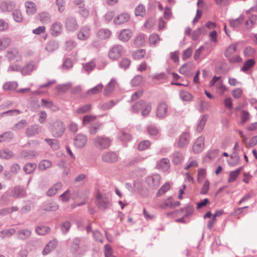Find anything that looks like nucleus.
<instances>
[{
  "label": "nucleus",
  "mask_w": 257,
  "mask_h": 257,
  "mask_svg": "<svg viewBox=\"0 0 257 257\" xmlns=\"http://www.w3.org/2000/svg\"><path fill=\"white\" fill-rule=\"evenodd\" d=\"M151 105L144 100H140L135 103L132 107V111L133 113H139L141 110V114L145 116L149 114L151 110Z\"/></svg>",
  "instance_id": "nucleus-1"
},
{
  "label": "nucleus",
  "mask_w": 257,
  "mask_h": 257,
  "mask_svg": "<svg viewBox=\"0 0 257 257\" xmlns=\"http://www.w3.org/2000/svg\"><path fill=\"white\" fill-rule=\"evenodd\" d=\"M94 145L99 149L103 150L108 148L111 143V140L104 136H97L93 139Z\"/></svg>",
  "instance_id": "nucleus-2"
},
{
  "label": "nucleus",
  "mask_w": 257,
  "mask_h": 257,
  "mask_svg": "<svg viewBox=\"0 0 257 257\" xmlns=\"http://www.w3.org/2000/svg\"><path fill=\"white\" fill-rule=\"evenodd\" d=\"M65 130L64 124L62 121L59 120H56L53 123L51 128L52 135L56 138L61 137L64 133Z\"/></svg>",
  "instance_id": "nucleus-3"
},
{
  "label": "nucleus",
  "mask_w": 257,
  "mask_h": 257,
  "mask_svg": "<svg viewBox=\"0 0 257 257\" xmlns=\"http://www.w3.org/2000/svg\"><path fill=\"white\" fill-rule=\"evenodd\" d=\"M124 52L123 47L120 45H115L112 46L109 50L108 56L112 60L119 59Z\"/></svg>",
  "instance_id": "nucleus-4"
},
{
  "label": "nucleus",
  "mask_w": 257,
  "mask_h": 257,
  "mask_svg": "<svg viewBox=\"0 0 257 257\" xmlns=\"http://www.w3.org/2000/svg\"><path fill=\"white\" fill-rule=\"evenodd\" d=\"M109 199L105 195L98 192L96 196L95 203L100 209H105L109 205Z\"/></svg>",
  "instance_id": "nucleus-5"
},
{
  "label": "nucleus",
  "mask_w": 257,
  "mask_h": 257,
  "mask_svg": "<svg viewBox=\"0 0 257 257\" xmlns=\"http://www.w3.org/2000/svg\"><path fill=\"white\" fill-rule=\"evenodd\" d=\"M161 177L158 174H153L146 178V182L151 188H157L160 183Z\"/></svg>",
  "instance_id": "nucleus-6"
},
{
  "label": "nucleus",
  "mask_w": 257,
  "mask_h": 257,
  "mask_svg": "<svg viewBox=\"0 0 257 257\" xmlns=\"http://www.w3.org/2000/svg\"><path fill=\"white\" fill-rule=\"evenodd\" d=\"M87 142V136L81 134H77L74 139V145L78 149L83 148L86 145Z\"/></svg>",
  "instance_id": "nucleus-7"
},
{
  "label": "nucleus",
  "mask_w": 257,
  "mask_h": 257,
  "mask_svg": "<svg viewBox=\"0 0 257 257\" xmlns=\"http://www.w3.org/2000/svg\"><path fill=\"white\" fill-rule=\"evenodd\" d=\"M65 26L66 30L71 32L75 31L78 27L76 19L71 16H69L66 18Z\"/></svg>",
  "instance_id": "nucleus-8"
},
{
  "label": "nucleus",
  "mask_w": 257,
  "mask_h": 257,
  "mask_svg": "<svg viewBox=\"0 0 257 257\" xmlns=\"http://www.w3.org/2000/svg\"><path fill=\"white\" fill-rule=\"evenodd\" d=\"M180 205V202L179 201H174L173 199L170 197L163 201L158 206L160 208L166 209L167 208H174L179 206Z\"/></svg>",
  "instance_id": "nucleus-9"
},
{
  "label": "nucleus",
  "mask_w": 257,
  "mask_h": 257,
  "mask_svg": "<svg viewBox=\"0 0 257 257\" xmlns=\"http://www.w3.org/2000/svg\"><path fill=\"white\" fill-rule=\"evenodd\" d=\"M205 138L203 136L198 137L194 142L192 150L195 153L201 152L204 147Z\"/></svg>",
  "instance_id": "nucleus-10"
},
{
  "label": "nucleus",
  "mask_w": 257,
  "mask_h": 257,
  "mask_svg": "<svg viewBox=\"0 0 257 257\" xmlns=\"http://www.w3.org/2000/svg\"><path fill=\"white\" fill-rule=\"evenodd\" d=\"M39 155V153L35 150H23L20 152L19 157L21 159H32L37 157Z\"/></svg>",
  "instance_id": "nucleus-11"
},
{
  "label": "nucleus",
  "mask_w": 257,
  "mask_h": 257,
  "mask_svg": "<svg viewBox=\"0 0 257 257\" xmlns=\"http://www.w3.org/2000/svg\"><path fill=\"white\" fill-rule=\"evenodd\" d=\"M190 142V135L188 133H183L179 137L177 146L179 148H183L188 146Z\"/></svg>",
  "instance_id": "nucleus-12"
},
{
  "label": "nucleus",
  "mask_w": 257,
  "mask_h": 257,
  "mask_svg": "<svg viewBox=\"0 0 257 257\" xmlns=\"http://www.w3.org/2000/svg\"><path fill=\"white\" fill-rule=\"evenodd\" d=\"M6 56L10 61H19L21 60V55L17 48L8 51Z\"/></svg>",
  "instance_id": "nucleus-13"
},
{
  "label": "nucleus",
  "mask_w": 257,
  "mask_h": 257,
  "mask_svg": "<svg viewBox=\"0 0 257 257\" xmlns=\"http://www.w3.org/2000/svg\"><path fill=\"white\" fill-rule=\"evenodd\" d=\"M16 3L12 1H4L0 4V9L2 11L11 12L16 7Z\"/></svg>",
  "instance_id": "nucleus-14"
},
{
  "label": "nucleus",
  "mask_w": 257,
  "mask_h": 257,
  "mask_svg": "<svg viewBox=\"0 0 257 257\" xmlns=\"http://www.w3.org/2000/svg\"><path fill=\"white\" fill-rule=\"evenodd\" d=\"M130 19V16L127 13H122L117 15L113 20L115 25H119L127 22Z\"/></svg>",
  "instance_id": "nucleus-15"
},
{
  "label": "nucleus",
  "mask_w": 257,
  "mask_h": 257,
  "mask_svg": "<svg viewBox=\"0 0 257 257\" xmlns=\"http://www.w3.org/2000/svg\"><path fill=\"white\" fill-rule=\"evenodd\" d=\"M168 105L166 103L159 104L156 110V115L160 118H163L167 115Z\"/></svg>",
  "instance_id": "nucleus-16"
},
{
  "label": "nucleus",
  "mask_w": 257,
  "mask_h": 257,
  "mask_svg": "<svg viewBox=\"0 0 257 257\" xmlns=\"http://www.w3.org/2000/svg\"><path fill=\"white\" fill-rule=\"evenodd\" d=\"M90 36V29L87 26H83L81 28L77 34L78 39L80 40H86Z\"/></svg>",
  "instance_id": "nucleus-17"
},
{
  "label": "nucleus",
  "mask_w": 257,
  "mask_h": 257,
  "mask_svg": "<svg viewBox=\"0 0 257 257\" xmlns=\"http://www.w3.org/2000/svg\"><path fill=\"white\" fill-rule=\"evenodd\" d=\"M132 36V32L129 29H124L120 31L118 35V39L123 42L128 41Z\"/></svg>",
  "instance_id": "nucleus-18"
},
{
  "label": "nucleus",
  "mask_w": 257,
  "mask_h": 257,
  "mask_svg": "<svg viewBox=\"0 0 257 257\" xmlns=\"http://www.w3.org/2000/svg\"><path fill=\"white\" fill-rule=\"evenodd\" d=\"M62 30V25L58 22H54L51 26L50 32L52 36L56 37L61 34Z\"/></svg>",
  "instance_id": "nucleus-19"
},
{
  "label": "nucleus",
  "mask_w": 257,
  "mask_h": 257,
  "mask_svg": "<svg viewBox=\"0 0 257 257\" xmlns=\"http://www.w3.org/2000/svg\"><path fill=\"white\" fill-rule=\"evenodd\" d=\"M41 132V127L39 125L29 126L26 131V135L28 137H32Z\"/></svg>",
  "instance_id": "nucleus-20"
},
{
  "label": "nucleus",
  "mask_w": 257,
  "mask_h": 257,
  "mask_svg": "<svg viewBox=\"0 0 257 257\" xmlns=\"http://www.w3.org/2000/svg\"><path fill=\"white\" fill-rule=\"evenodd\" d=\"M102 159L105 162L112 163L117 161L118 157L113 152H107L102 155Z\"/></svg>",
  "instance_id": "nucleus-21"
},
{
  "label": "nucleus",
  "mask_w": 257,
  "mask_h": 257,
  "mask_svg": "<svg viewBox=\"0 0 257 257\" xmlns=\"http://www.w3.org/2000/svg\"><path fill=\"white\" fill-rule=\"evenodd\" d=\"M80 239L79 238H74L72 243L70 246V250L71 252L74 253L77 252L79 254H83L84 251H82L80 250L79 251L80 247Z\"/></svg>",
  "instance_id": "nucleus-22"
},
{
  "label": "nucleus",
  "mask_w": 257,
  "mask_h": 257,
  "mask_svg": "<svg viewBox=\"0 0 257 257\" xmlns=\"http://www.w3.org/2000/svg\"><path fill=\"white\" fill-rule=\"evenodd\" d=\"M31 231L28 229H21L17 232V237L19 239L25 240L31 236Z\"/></svg>",
  "instance_id": "nucleus-23"
},
{
  "label": "nucleus",
  "mask_w": 257,
  "mask_h": 257,
  "mask_svg": "<svg viewBox=\"0 0 257 257\" xmlns=\"http://www.w3.org/2000/svg\"><path fill=\"white\" fill-rule=\"evenodd\" d=\"M57 241L55 239L50 241L45 246L43 250V254L46 255L53 250L57 246Z\"/></svg>",
  "instance_id": "nucleus-24"
},
{
  "label": "nucleus",
  "mask_w": 257,
  "mask_h": 257,
  "mask_svg": "<svg viewBox=\"0 0 257 257\" xmlns=\"http://www.w3.org/2000/svg\"><path fill=\"white\" fill-rule=\"evenodd\" d=\"M26 11L28 15H32L37 12V7L35 4L31 1H27L25 3Z\"/></svg>",
  "instance_id": "nucleus-25"
},
{
  "label": "nucleus",
  "mask_w": 257,
  "mask_h": 257,
  "mask_svg": "<svg viewBox=\"0 0 257 257\" xmlns=\"http://www.w3.org/2000/svg\"><path fill=\"white\" fill-rule=\"evenodd\" d=\"M39 19L41 22L44 24H47L51 21V15L46 12H42L38 15Z\"/></svg>",
  "instance_id": "nucleus-26"
},
{
  "label": "nucleus",
  "mask_w": 257,
  "mask_h": 257,
  "mask_svg": "<svg viewBox=\"0 0 257 257\" xmlns=\"http://www.w3.org/2000/svg\"><path fill=\"white\" fill-rule=\"evenodd\" d=\"M244 19L243 14L240 15L239 17L235 19H231L229 20V24L231 27L235 29L238 28L242 23Z\"/></svg>",
  "instance_id": "nucleus-27"
},
{
  "label": "nucleus",
  "mask_w": 257,
  "mask_h": 257,
  "mask_svg": "<svg viewBox=\"0 0 257 257\" xmlns=\"http://www.w3.org/2000/svg\"><path fill=\"white\" fill-rule=\"evenodd\" d=\"M208 115L206 114L201 116L200 119L198 120L196 131L198 133H201L204 129L206 121L207 120Z\"/></svg>",
  "instance_id": "nucleus-28"
},
{
  "label": "nucleus",
  "mask_w": 257,
  "mask_h": 257,
  "mask_svg": "<svg viewBox=\"0 0 257 257\" xmlns=\"http://www.w3.org/2000/svg\"><path fill=\"white\" fill-rule=\"evenodd\" d=\"M234 152L233 153V155L230 156V158L234 160L235 163H230V165L231 166L236 165L239 161V157L237 153V151H239V145L238 143L236 142L234 146L233 147Z\"/></svg>",
  "instance_id": "nucleus-29"
},
{
  "label": "nucleus",
  "mask_w": 257,
  "mask_h": 257,
  "mask_svg": "<svg viewBox=\"0 0 257 257\" xmlns=\"http://www.w3.org/2000/svg\"><path fill=\"white\" fill-rule=\"evenodd\" d=\"M116 84V81L114 79H111L110 82L106 85L104 90V95L105 96L109 95L113 91L114 88Z\"/></svg>",
  "instance_id": "nucleus-30"
},
{
  "label": "nucleus",
  "mask_w": 257,
  "mask_h": 257,
  "mask_svg": "<svg viewBox=\"0 0 257 257\" xmlns=\"http://www.w3.org/2000/svg\"><path fill=\"white\" fill-rule=\"evenodd\" d=\"M62 184L61 182H57L52 186L47 191V195L49 196H52L56 194L58 191L62 188Z\"/></svg>",
  "instance_id": "nucleus-31"
},
{
  "label": "nucleus",
  "mask_w": 257,
  "mask_h": 257,
  "mask_svg": "<svg viewBox=\"0 0 257 257\" xmlns=\"http://www.w3.org/2000/svg\"><path fill=\"white\" fill-rule=\"evenodd\" d=\"M11 43V39L8 37L0 38V51L5 50Z\"/></svg>",
  "instance_id": "nucleus-32"
},
{
  "label": "nucleus",
  "mask_w": 257,
  "mask_h": 257,
  "mask_svg": "<svg viewBox=\"0 0 257 257\" xmlns=\"http://www.w3.org/2000/svg\"><path fill=\"white\" fill-rule=\"evenodd\" d=\"M111 35V32L108 29H102L99 30L97 33V37L101 39H105L109 38Z\"/></svg>",
  "instance_id": "nucleus-33"
},
{
  "label": "nucleus",
  "mask_w": 257,
  "mask_h": 257,
  "mask_svg": "<svg viewBox=\"0 0 257 257\" xmlns=\"http://www.w3.org/2000/svg\"><path fill=\"white\" fill-rule=\"evenodd\" d=\"M172 157L173 163L176 165L180 164L183 159V154L180 152H174L172 154Z\"/></svg>",
  "instance_id": "nucleus-34"
},
{
  "label": "nucleus",
  "mask_w": 257,
  "mask_h": 257,
  "mask_svg": "<svg viewBox=\"0 0 257 257\" xmlns=\"http://www.w3.org/2000/svg\"><path fill=\"white\" fill-rule=\"evenodd\" d=\"M14 156V153L8 149H4L0 151V158L3 159H10Z\"/></svg>",
  "instance_id": "nucleus-35"
},
{
  "label": "nucleus",
  "mask_w": 257,
  "mask_h": 257,
  "mask_svg": "<svg viewBox=\"0 0 257 257\" xmlns=\"http://www.w3.org/2000/svg\"><path fill=\"white\" fill-rule=\"evenodd\" d=\"M59 48L58 43L55 41H49L46 44L45 50L49 52H52Z\"/></svg>",
  "instance_id": "nucleus-36"
},
{
  "label": "nucleus",
  "mask_w": 257,
  "mask_h": 257,
  "mask_svg": "<svg viewBox=\"0 0 257 257\" xmlns=\"http://www.w3.org/2000/svg\"><path fill=\"white\" fill-rule=\"evenodd\" d=\"M12 196L15 198H19L25 195L24 190L20 186L16 187L12 191Z\"/></svg>",
  "instance_id": "nucleus-37"
},
{
  "label": "nucleus",
  "mask_w": 257,
  "mask_h": 257,
  "mask_svg": "<svg viewBox=\"0 0 257 257\" xmlns=\"http://www.w3.org/2000/svg\"><path fill=\"white\" fill-rule=\"evenodd\" d=\"M158 166L163 171L168 170L170 167V161L169 159L167 158L162 159L158 163Z\"/></svg>",
  "instance_id": "nucleus-38"
},
{
  "label": "nucleus",
  "mask_w": 257,
  "mask_h": 257,
  "mask_svg": "<svg viewBox=\"0 0 257 257\" xmlns=\"http://www.w3.org/2000/svg\"><path fill=\"white\" fill-rule=\"evenodd\" d=\"M146 53L145 49H139L132 53V57L135 60H140L144 57Z\"/></svg>",
  "instance_id": "nucleus-39"
},
{
  "label": "nucleus",
  "mask_w": 257,
  "mask_h": 257,
  "mask_svg": "<svg viewBox=\"0 0 257 257\" xmlns=\"http://www.w3.org/2000/svg\"><path fill=\"white\" fill-rule=\"evenodd\" d=\"M242 169V167H240L234 171H231L229 173V177L228 179V182L230 183L234 182L239 175Z\"/></svg>",
  "instance_id": "nucleus-40"
},
{
  "label": "nucleus",
  "mask_w": 257,
  "mask_h": 257,
  "mask_svg": "<svg viewBox=\"0 0 257 257\" xmlns=\"http://www.w3.org/2000/svg\"><path fill=\"white\" fill-rule=\"evenodd\" d=\"M257 22V16L256 15H251L249 18L247 20L245 23V26L247 29H250L253 27L254 25L256 24Z\"/></svg>",
  "instance_id": "nucleus-41"
},
{
  "label": "nucleus",
  "mask_w": 257,
  "mask_h": 257,
  "mask_svg": "<svg viewBox=\"0 0 257 257\" xmlns=\"http://www.w3.org/2000/svg\"><path fill=\"white\" fill-rule=\"evenodd\" d=\"M255 61L253 59H250L245 61L241 68V71L246 72L251 68H252L255 64Z\"/></svg>",
  "instance_id": "nucleus-42"
},
{
  "label": "nucleus",
  "mask_w": 257,
  "mask_h": 257,
  "mask_svg": "<svg viewBox=\"0 0 257 257\" xmlns=\"http://www.w3.org/2000/svg\"><path fill=\"white\" fill-rule=\"evenodd\" d=\"M35 65L33 63H29L21 69L22 74L24 75L29 74L34 70Z\"/></svg>",
  "instance_id": "nucleus-43"
},
{
  "label": "nucleus",
  "mask_w": 257,
  "mask_h": 257,
  "mask_svg": "<svg viewBox=\"0 0 257 257\" xmlns=\"http://www.w3.org/2000/svg\"><path fill=\"white\" fill-rule=\"evenodd\" d=\"M14 137L11 132H6L0 135V143L10 141Z\"/></svg>",
  "instance_id": "nucleus-44"
},
{
  "label": "nucleus",
  "mask_w": 257,
  "mask_h": 257,
  "mask_svg": "<svg viewBox=\"0 0 257 257\" xmlns=\"http://www.w3.org/2000/svg\"><path fill=\"white\" fill-rule=\"evenodd\" d=\"M237 46V44H233L229 45L226 49L224 54L225 56L228 58L230 57L233 54H234L236 51Z\"/></svg>",
  "instance_id": "nucleus-45"
},
{
  "label": "nucleus",
  "mask_w": 257,
  "mask_h": 257,
  "mask_svg": "<svg viewBox=\"0 0 257 257\" xmlns=\"http://www.w3.org/2000/svg\"><path fill=\"white\" fill-rule=\"evenodd\" d=\"M37 167L36 163H28L25 165L23 169L27 174H31L33 172Z\"/></svg>",
  "instance_id": "nucleus-46"
},
{
  "label": "nucleus",
  "mask_w": 257,
  "mask_h": 257,
  "mask_svg": "<svg viewBox=\"0 0 257 257\" xmlns=\"http://www.w3.org/2000/svg\"><path fill=\"white\" fill-rule=\"evenodd\" d=\"M18 84L16 82H7L3 85V88L5 90L13 91L16 89Z\"/></svg>",
  "instance_id": "nucleus-47"
},
{
  "label": "nucleus",
  "mask_w": 257,
  "mask_h": 257,
  "mask_svg": "<svg viewBox=\"0 0 257 257\" xmlns=\"http://www.w3.org/2000/svg\"><path fill=\"white\" fill-rule=\"evenodd\" d=\"M15 233L16 230L14 228L5 229L0 232V237L3 238L5 237H9L14 235Z\"/></svg>",
  "instance_id": "nucleus-48"
},
{
  "label": "nucleus",
  "mask_w": 257,
  "mask_h": 257,
  "mask_svg": "<svg viewBox=\"0 0 257 257\" xmlns=\"http://www.w3.org/2000/svg\"><path fill=\"white\" fill-rule=\"evenodd\" d=\"M52 165V162L48 160H42L38 166V168L40 170H45L49 168Z\"/></svg>",
  "instance_id": "nucleus-49"
},
{
  "label": "nucleus",
  "mask_w": 257,
  "mask_h": 257,
  "mask_svg": "<svg viewBox=\"0 0 257 257\" xmlns=\"http://www.w3.org/2000/svg\"><path fill=\"white\" fill-rule=\"evenodd\" d=\"M45 141L54 150H57L60 147L59 143L57 140L45 139Z\"/></svg>",
  "instance_id": "nucleus-50"
},
{
  "label": "nucleus",
  "mask_w": 257,
  "mask_h": 257,
  "mask_svg": "<svg viewBox=\"0 0 257 257\" xmlns=\"http://www.w3.org/2000/svg\"><path fill=\"white\" fill-rule=\"evenodd\" d=\"M146 9L144 5L140 4L135 9V14L136 16L144 17L146 14Z\"/></svg>",
  "instance_id": "nucleus-51"
},
{
  "label": "nucleus",
  "mask_w": 257,
  "mask_h": 257,
  "mask_svg": "<svg viewBox=\"0 0 257 257\" xmlns=\"http://www.w3.org/2000/svg\"><path fill=\"white\" fill-rule=\"evenodd\" d=\"M50 228L46 226H38L36 228V231L38 235H44L50 231Z\"/></svg>",
  "instance_id": "nucleus-52"
},
{
  "label": "nucleus",
  "mask_w": 257,
  "mask_h": 257,
  "mask_svg": "<svg viewBox=\"0 0 257 257\" xmlns=\"http://www.w3.org/2000/svg\"><path fill=\"white\" fill-rule=\"evenodd\" d=\"M180 97L182 100L186 101H191L193 99L192 94L184 90L180 91Z\"/></svg>",
  "instance_id": "nucleus-53"
},
{
  "label": "nucleus",
  "mask_w": 257,
  "mask_h": 257,
  "mask_svg": "<svg viewBox=\"0 0 257 257\" xmlns=\"http://www.w3.org/2000/svg\"><path fill=\"white\" fill-rule=\"evenodd\" d=\"M118 102V100H110L104 103L101 106V108L103 110H106L111 108Z\"/></svg>",
  "instance_id": "nucleus-54"
},
{
  "label": "nucleus",
  "mask_w": 257,
  "mask_h": 257,
  "mask_svg": "<svg viewBox=\"0 0 257 257\" xmlns=\"http://www.w3.org/2000/svg\"><path fill=\"white\" fill-rule=\"evenodd\" d=\"M170 185L169 183H166L163 185L157 193V196L159 197L164 195L166 192L170 189Z\"/></svg>",
  "instance_id": "nucleus-55"
},
{
  "label": "nucleus",
  "mask_w": 257,
  "mask_h": 257,
  "mask_svg": "<svg viewBox=\"0 0 257 257\" xmlns=\"http://www.w3.org/2000/svg\"><path fill=\"white\" fill-rule=\"evenodd\" d=\"M255 53V50L250 46L246 47L243 50V55L245 57H253Z\"/></svg>",
  "instance_id": "nucleus-56"
},
{
  "label": "nucleus",
  "mask_w": 257,
  "mask_h": 257,
  "mask_svg": "<svg viewBox=\"0 0 257 257\" xmlns=\"http://www.w3.org/2000/svg\"><path fill=\"white\" fill-rule=\"evenodd\" d=\"M131 63V61L130 60V59L126 58H124L121 60L118 65L120 68L124 70H126L130 67Z\"/></svg>",
  "instance_id": "nucleus-57"
},
{
  "label": "nucleus",
  "mask_w": 257,
  "mask_h": 257,
  "mask_svg": "<svg viewBox=\"0 0 257 257\" xmlns=\"http://www.w3.org/2000/svg\"><path fill=\"white\" fill-rule=\"evenodd\" d=\"M96 119V116L92 115H86L83 116L82 123L84 125H87L90 122L93 121Z\"/></svg>",
  "instance_id": "nucleus-58"
},
{
  "label": "nucleus",
  "mask_w": 257,
  "mask_h": 257,
  "mask_svg": "<svg viewBox=\"0 0 257 257\" xmlns=\"http://www.w3.org/2000/svg\"><path fill=\"white\" fill-rule=\"evenodd\" d=\"M160 41V38L158 34H153L150 36L149 41L151 45L156 46Z\"/></svg>",
  "instance_id": "nucleus-59"
},
{
  "label": "nucleus",
  "mask_w": 257,
  "mask_h": 257,
  "mask_svg": "<svg viewBox=\"0 0 257 257\" xmlns=\"http://www.w3.org/2000/svg\"><path fill=\"white\" fill-rule=\"evenodd\" d=\"M14 20L18 23L23 22V18L21 12L19 10H15L13 13Z\"/></svg>",
  "instance_id": "nucleus-60"
},
{
  "label": "nucleus",
  "mask_w": 257,
  "mask_h": 257,
  "mask_svg": "<svg viewBox=\"0 0 257 257\" xmlns=\"http://www.w3.org/2000/svg\"><path fill=\"white\" fill-rule=\"evenodd\" d=\"M27 124L25 119H22L16 123L12 128L13 131H18L23 128Z\"/></svg>",
  "instance_id": "nucleus-61"
},
{
  "label": "nucleus",
  "mask_w": 257,
  "mask_h": 257,
  "mask_svg": "<svg viewBox=\"0 0 257 257\" xmlns=\"http://www.w3.org/2000/svg\"><path fill=\"white\" fill-rule=\"evenodd\" d=\"M145 38L143 34L138 36L135 40L134 43L137 46H142L145 44Z\"/></svg>",
  "instance_id": "nucleus-62"
},
{
  "label": "nucleus",
  "mask_w": 257,
  "mask_h": 257,
  "mask_svg": "<svg viewBox=\"0 0 257 257\" xmlns=\"http://www.w3.org/2000/svg\"><path fill=\"white\" fill-rule=\"evenodd\" d=\"M59 208L58 205L54 202L48 203L44 208V209L48 211H54Z\"/></svg>",
  "instance_id": "nucleus-63"
},
{
  "label": "nucleus",
  "mask_w": 257,
  "mask_h": 257,
  "mask_svg": "<svg viewBox=\"0 0 257 257\" xmlns=\"http://www.w3.org/2000/svg\"><path fill=\"white\" fill-rule=\"evenodd\" d=\"M91 109V105L89 104H85L80 106L76 110V112L79 114H83L88 112Z\"/></svg>",
  "instance_id": "nucleus-64"
}]
</instances>
